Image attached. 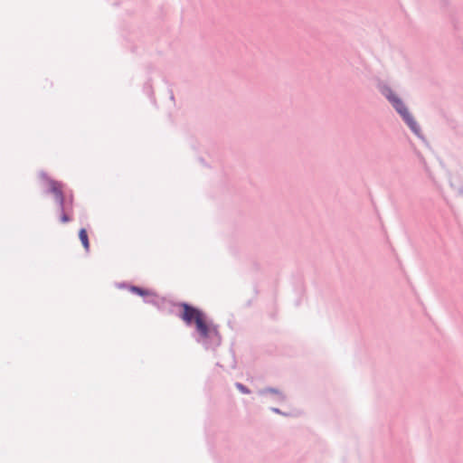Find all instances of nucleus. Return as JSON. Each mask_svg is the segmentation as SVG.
Here are the masks:
<instances>
[{
	"label": "nucleus",
	"mask_w": 463,
	"mask_h": 463,
	"mask_svg": "<svg viewBox=\"0 0 463 463\" xmlns=\"http://www.w3.org/2000/svg\"><path fill=\"white\" fill-rule=\"evenodd\" d=\"M183 309L180 317L188 326L194 324L200 336L203 339L219 337L218 327L210 323L206 315L200 309L186 303L181 304Z\"/></svg>",
	"instance_id": "f257e3e1"
},
{
	"label": "nucleus",
	"mask_w": 463,
	"mask_h": 463,
	"mask_svg": "<svg viewBox=\"0 0 463 463\" xmlns=\"http://www.w3.org/2000/svg\"><path fill=\"white\" fill-rule=\"evenodd\" d=\"M51 191L54 194L61 206H63L64 198L62 195L61 185L57 182H51Z\"/></svg>",
	"instance_id": "7ed1b4c3"
},
{
	"label": "nucleus",
	"mask_w": 463,
	"mask_h": 463,
	"mask_svg": "<svg viewBox=\"0 0 463 463\" xmlns=\"http://www.w3.org/2000/svg\"><path fill=\"white\" fill-rule=\"evenodd\" d=\"M61 222H64V223H65V222H70V221H71V218H70V216H69L66 213H63L61 214Z\"/></svg>",
	"instance_id": "423d86ee"
},
{
	"label": "nucleus",
	"mask_w": 463,
	"mask_h": 463,
	"mask_svg": "<svg viewBox=\"0 0 463 463\" xmlns=\"http://www.w3.org/2000/svg\"><path fill=\"white\" fill-rule=\"evenodd\" d=\"M130 291L141 297H147L152 295L151 291L135 286L130 288Z\"/></svg>",
	"instance_id": "39448f33"
},
{
	"label": "nucleus",
	"mask_w": 463,
	"mask_h": 463,
	"mask_svg": "<svg viewBox=\"0 0 463 463\" xmlns=\"http://www.w3.org/2000/svg\"><path fill=\"white\" fill-rule=\"evenodd\" d=\"M236 386L242 392H246V393L249 392L248 390L245 388V386H243L241 383H237Z\"/></svg>",
	"instance_id": "0eeeda50"
},
{
	"label": "nucleus",
	"mask_w": 463,
	"mask_h": 463,
	"mask_svg": "<svg viewBox=\"0 0 463 463\" xmlns=\"http://www.w3.org/2000/svg\"><path fill=\"white\" fill-rule=\"evenodd\" d=\"M387 98L392 103L393 107L401 114V116L403 118V119L407 122V124L411 128V130L414 131L415 133H418L417 124L413 120L411 116L409 114L408 109L403 105L402 100L399 99L398 98H396L393 94L388 95Z\"/></svg>",
	"instance_id": "f03ea898"
},
{
	"label": "nucleus",
	"mask_w": 463,
	"mask_h": 463,
	"mask_svg": "<svg viewBox=\"0 0 463 463\" xmlns=\"http://www.w3.org/2000/svg\"><path fill=\"white\" fill-rule=\"evenodd\" d=\"M79 238H80L84 249L88 251L90 250V241H89L87 231L85 229L80 230Z\"/></svg>",
	"instance_id": "20e7f679"
}]
</instances>
